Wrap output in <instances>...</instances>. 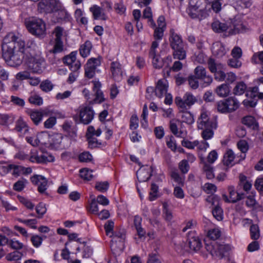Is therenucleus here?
Wrapping results in <instances>:
<instances>
[{
	"instance_id": "obj_21",
	"label": "nucleus",
	"mask_w": 263,
	"mask_h": 263,
	"mask_svg": "<svg viewBox=\"0 0 263 263\" xmlns=\"http://www.w3.org/2000/svg\"><path fill=\"white\" fill-rule=\"evenodd\" d=\"M229 20L226 23H221L218 21H214L212 24V27L214 31L221 33L230 29Z\"/></svg>"
},
{
	"instance_id": "obj_33",
	"label": "nucleus",
	"mask_w": 263,
	"mask_h": 263,
	"mask_svg": "<svg viewBox=\"0 0 263 263\" xmlns=\"http://www.w3.org/2000/svg\"><path fill=\"white\" fill-rule=\"evenodd\" d=\"M72 123L71 121H65L62 125V128L64 131L70 136L76 135V130L72 125Z\"/></svg>"
},
{
	"instance_id": "obj_32",
	"label": "nucleus",
	"mask_w": 263,
	"mask_h": 263,
	"mask_svg": "<svg viewBox=\"0 0 263 263\" xmlns=\"http://www.w3.org/2000/svg\"><path fill=\"white\" fill-rule=\"evenodd\" d=\"M205 248L206 251L209 252L213 257H215V256L217 255L218 254L216 253L217 249L218 248V243L217 242L213 241L206 242Z\"/></svg>"
},
{
	"instance_id": "obj_56",
	"label": "nucleus",
	"mask_w": 263,
	"mask_h": 263,
	"mask_svg": "<svg viewBox=\"0 0 263 263\" xmlns=\"http://www.w3.org/2000/svg\"><path fill=\"white\" fill-rule=\"evenodd\" d=\"M102 130L100 128H98L96 130L93 126H89L87 128L86 136H91V137H93L94 136H96L98 137L100 136Z\"/></svg>"
},
{
	"instance_id": "obj_52",
	"label": "nucleus",
	"mask_w": 263,
	"mask_h": 263,
	"mask_svg": "<svg viewBox=\"0 0 263 263\" xmlns=\"http://www.w3.org/2000/svg\"><path fill=\"white\" fill-rule=\"evenodd\" d=\"M166 145L172 151L175 152L177 150L176 141L173 136H170L166 138Z\"/></svg>"
},
{
	"instance_id": "obj_38",
	"label": "nucleus",
	"mask_w": 263,
	"mask_h": 263,
	"mask_svg": "<svg viewBox=\"0 0 263 263\" xmlns=\"http://www.w3.org/2000/svg\"><path fill=\"white\" fill-rule=\"evenodd\" d=\"M212 214L216 219L221 221L223 218V210L220 205L214 206L212 210Z\"/></svg>"
},
{
	"instance_id": "obj_13",
	"label": "nucleus",
	"mask_w": 263,
	"mask_h": 263,
	"mask_svg": "<svg viewBox=\"0 0 263 263\" xmlns=\"http://www.w3.org/2000/svg\"><path fill=\"white\" fill-rule=\"evenodd\" d=\"M54 157L51 155H48L47 154H42L39 155L37 152L36 150H32L30 152V156L29 160L33 163H43L46 162H50L53 161Z\"/></svg>"
},
{
	"instance_id": "obj_42",
	"label": "nucleus",
	"mask_w": 263,
	"mask_h": 263,
	"mask_svg": "<svg viewBox=\"0 0 263 263\" xmlns=\"http://www.w3.org/2000/svg\"><path fill=\"white\" fill-rule=\"evenodd\" d=\"M216 127H210V128H205L204 129H201L202 130V132L201 133V136L204 140H207L211 139L214 135V129H216Z\"/></svg>"
},
{
	"instance_id": "obj_11",
	"label": "nucleus",
	"mask_w": 263,
	"mask_h": 263,
	"mask_svg": "<svg viewBox=\"0 0 263 263\" xmlns=\"http://www.w3.org/2000/svg\"><path fill=\"white\" fill-rule=\"evenodd\" d=\"M149 57L152 59L153 67L156 69H161L163 67L168 68L172 62V58L170 56L162 59L159 55L155 53L154 56H149Z\"/></svg>"
},
{
	"instance_id": "obj_46",
	"label": "nucleus",
	"mask_w": 263,
	"mask_h": 263,
	"mask_svg": "<svg viewBox=\"0 0 263 263\" xmlns=\"http://www.w3.org/2000/svg\"><path fill=\"white\" fill-rule=\"evenodd\" d=\"M10 102L14 105L18 107H24L25 105V100L18 97L11 96Z\"/></svg>"
},
{
	"instance_id": "obj_12",
	"label": "nucleus",
	"mask_w": 263,
	"mask_h": 263,
	"mask_svg": "<svg viewBox=\"0 0 263 263\" xmlns=\"http://www.w3.org/2000/svg\"><path fill=\"white\" fill-rule=\"evenodd\" d=\"M230 26L229 32L231 34H236L245 30L246 27L242 23L240 17L229 18Z\"/></svg>"
},
{
	"instance_id": "obj_37",
	"label": "nucleus",
	"mask_w": 263,
	"mask_h": 263,
	"mask_svg": "<svg viewBox=\"0 0 263 263\" xmlns=\"http://www.w3.org/2000/svg\"><path fill=\"white\" fill-rule=\"evenodd\" d=\"M181 118L183 122L186 123L188 124H192L194 122V119L193 115L189 111H184L181 114Z\"/></svg>"
},
{
	"instance_id": "obj_34",
	"label": "nucleus",
	"mask_w": 263,
	"mask_h": 263,
	"mask_svg": "<svg viewBox=\"0 0 263 263\" xmlns=\"http://www.w3.org/2000/svg\"><path fill=\"white\" fill-rule=\"evenodd\" d=\"M246 89V84L243 82H239L233 89V93L235 95H241L245 93Z\"/></svg>"
},
{
	"instance_id": "obj_27",
	"label": "nucleus",
	"mask_w": 263,
	"mask_h": 263,
	"mask_svg": "<svg viewBox=\"0 0 263 263\" xmlns=\"http://www.w3.org/2000/svg\"><path fill=\"white\" fill-rule=\"evenodd\" d=\"M15 129L21 134H25L28 130V127L22 117L16 121Z\"/></svg>"
},
{
	"instance_id": "obj_8",
	"label": "nucleus",
	"mask_w": 263,
	"mask_h": 263,
	"mask_svg": "<svg viewBox=\"0 0 263 263\" xmlns=\"http://www.w3.org/2000/svg\"><path fill=\"white\" fill-rule=\"evenodd\" d=\"M175 101L177 105L184 110L190 108L197 101V99L191 93L187 92L182 98L176 97Z\"/></svg>"
},
{
	"instance_id": "obj_41",
	"label": "nucleus",
	"mask_w": 263,
	"mask_h": 263,
	"mask_svg": "<svg viewBox=\"0 0 263 263\" xmlns=\"http://www.w3.org/2000/svg\"><path fill=\"white\" fill-rule=\"evenodd\" d=\"M213 52L218 57H222L226 53V50L222 44H218L213 47Z\"/></svg>"
},
{
	"instance_id": "obj_28",
	"label": "nucleus",
	"mask_w": 263,
	"mask_h": 263,
	"mask_svg": "<svg viewBox=\"0 0 263 263\" xmlns=\"http://www.w3.org/2000/svg\"><path fill=\"white\" fill-rule=\"evenodd\" d=\"M228 112H231L236 110L239 107V102L233 97H230L225 100Z\"/></svg>"
},
{
	"instance_id": "obj_23",
	"label": "nucleus",
	"mask_w": 263,
	"mask_h": 263,
	"mask_svg": "<svg viewBox=\"0 0 263 263\" xmlns=\"http://www.w3.org/2000/svg\"><path fill=\"white\" fill-rule=\"evenodd\" d=\"M201 161L203 163V171L206 175V177L208 179H212L215 177L214 173L213 167L207 162L204 160L203 158H201Z\"/></svg>"
},
{
	"instance_id": "obj_19",
	"label": "nucleus",
	"mask_w": 263,
	"mask_h": 263,
	"mask_svg": "<svg viewBox=\"0 0 263 263\" xmlns=\"http://www.w3.org/2000/svg\"><path fill=\"white\" fill-rule=\"evenodd\" d=\"M110 70L112 77L116 81H119L121 79L122 71L121 65L118 62H112L111 63Z\"/></svg>"
},
{
	"instance_id": "obj_2",
	"label": "nucleus",
	"mask_w": 263,
	"mask_h": 263,
	"mask_svg": "<svg viewBox=\"0 0 263 263\" xmlns=\"http://www.w3.org/2000/svg\"><path fill=\"white\" fill-rule=\"evenodd\" d=\"M170 33L169 42L174 59L184 60L186 57V47L181 35L176 33L173 29L170 30Z\"/></svg>"
},
{
	"instance_id": "obj_48",
	"label": "nucleus",
	"mask_w": 263,
	"mask_h": 263,
	"mask_svg": "<svg viewBox=\"0 0 263 263\" xmlns=\"http://www.w3.org/2000/svg\"><path fill=\"white\" fill-rule=\"evenodd\" d=\"M208 65L211 72L214 73L221 68V65L216 63L213 59L208 60Z\"/></svg>"
},
{
	"instance_id": "obj_6",
	"label": "nucleus",
	"mask_w": 263,
	"mask_h": 263,
	"mask_svg": "<svg viewBox=\"0 0 263 263\" xmlns=\"http://www.w3.org/2000/svg\"><path fill=\"white\" fill-rule=\"evenodd\" d=\"M52 34L54 35V44L53 48L49 50L52 54L61 53L64 51V44L62 37L64 34V29L60 26H57L53 30Z\"/></svg>"
},
{
	"instance_id": "obj_60",
	"label": "nucleus",
	"mask_w": 263,
	"mask_h": 263,
	"mask_svg": "<svg viewBox=\"0 0 263 263\" xmlns=\"http://www.w3.org/2000/svg\"><path fill=\"white\" fill-rule=\"evenodd\" d=\"M79 159L80 162H88L91 161L92 156L89 152H84L79 155Z\"/></svg>"
},
{
	"instance_id": "obj_31",
	"label": "nucleus",
	"mask_w": 263,
	"mask_h": 263,
	"mask_svg": "<svg viewBox=\"0 0 263 263\" xmlns=\"http://www.w3.org/2000/svg\"><path fill=\"white\" fill-rule=\"evenodd\" d=\"M234 158L235 155L231 149H229L223 156V164L227 166H232L233 165L232 162Z\"/></svg>"
},
{
	"instance_id": "obj_14",
	"label": "nucleus",
	"mask_w": 263,
	"mask_h": 263,
	"mask_svg": "<svg viewBox=\"0 0 263 263\" xmlns=\"http://www.w3.org/2000/svg\"><path fill=\"white\" fill-rule=\"evenodd\" d=\"M31 182L34 184H38L37 190L40 193H44L47 189L48 181L43 176L35 175L30 178Z\"/></svg>"
},
{
	"instance_id": "obj_51",
	"label": "nucleus",
	"mask_w": 263,
	"mask_h": 263,
	"mask_svg": "<svg viewBox=\"0 0 263 263\" xmlns=\"http://www.w3.org/2000/svg\"><path fill=\"white\" fill-rule=\"evenodd\" d=\"M220 197L215 194H212L206 198V201L211 203L214 206H217V205H219Z\"/></svg>"
},
{
	"instance_id": "obj_36",
	"label": "nucleus",
	"mask_w": 263,
	"mask_h": 263,
	"mask_svg": "<svg viewBox=\"0 0 263 263\" xmlns=\"http://www.w3.org/2000/svg\"><path fill=\"white\" fill-rule=\"evenodd\" d=\"M28 101L30 103L37 106H40L42 105L43 103L42 98L35 93H31Z\"/></svg>"
},
{
	"instance_id": "obj_22",
	"label": "nucleus",
	"mask_w": 263,
	"mask_h": 263,
	"mask_svg": "<svg viewBox=\"0 0 263 263\" xmlns=\"http://www.w3.org/2000/svg\"><path fill=\"white\" fill-rule=\"evenodd\" d=\"M155 91L156 95L159 98H161L166 93L167 86L164 80H159L158 81Z\"/></svg>"
},
{
	"instance_id": "obj_45",
	"label": "nucleus",
	"mask_w": 263,
	"mask_h": 263,
	"mask_svg": "<svg viewBox=\"0 0 263 263\" xmlns=\"http://www.w3.org/2000/svg\"><path fill=\"white\" fill-rule=\"evenodd\" d=\"M16 219L18 221L22 222L27 226H29L32 229H35L37 228L36 224L37 223V220L36 219H23L22 218H18Z\"/></svg>"
},
{
	"instance_id": "obj_25",
	"label": "nucleus",
	"mask_w": 263,
	"mask_h": 263,
	"mask_svg": "<svg viewBox=\"0 0 263 263\" xmlns=\"http://www.w3.org/2000/svg\"><path fill=\"white\" fill-rule=\"evenodd\" d=\"M215 92L220 97H227L230 92L229 85L227 83L221 84L217 87Z\"/></svg>"
},
{
	"instance_id": "obj_63",
	"label": "nucleus",
	"mask_w": 263,
	"mask_h": 263,
	"mask_svg": "<svg viewBox=\"0 0 263 263\" xmlns=\"http://www.w3.org/2000/svg\"><path fill=\"white\" fill-rule=\"evenodd\" d=\"M43 240V238L37 235H33L30 238V241L35 248H39L42 245Z\"/></svg>"
},
{
	"instance_id": "obj_47",
	"label": "nucleus",
	"mask_w": 263,
	"mask_h": 263,
	"mask_svg": "<svg viewBox=\"0 0 263 263\" xmlns=\"http://www.w3.org/2000/svg\"><path fill=\"white\" fill-rule=\"evenodd\" d=\"M221 235L220 231L217 228L210 230L208 233V236L213 241L217 239Z\"/></svg>"
},
{
	"instance_id": "obj_1",
	"label": "nucleus",
	"mask_w": 263,
	"mask_h": 263,
	"mask_svg": "<svg viewBox=\"0 0 263 263\" xmlns=\"http://www.w3.org/2000/svg\"><path fill=\"white\" fill-rule=\"evenodd\" d=\"M2 50L3 57L7 64L11 67H16L20 65L23 60L26 62V55L31 49L29 47H26L24 41L13 33H9L3 40Z\"/></svg>"
},
{
	"instance_id": "obj_15",
	"label": "nucleus",
	"mask_w": 263,
	"mask_h": 263,
	"mask_svg": "<svg viewBox=\"0 0 263 263\" xmlns=\"http://www.w3.org/2000/svg\"><path fill=\"white\" fill-rule=\"evenodd\" d=\"M152 167L146 165L145 167H141L137 172V177L140 182L147 181L152 176Z\"/></svg>"
},
{
	"instance_id": "obj_5",
	"label": "nucleus",
	"mask_w": 263,
	"mask_h": 263,
	"mask_svg": "<svg viewBox=\"0 0 263 263\" xmlns=\"http://www.w3.org/2000/svg\"><path fill=\"white\" fill-rule=\"evenodd\" d=\"M25 26L28 31L34 35L39 37H44L46 35V24L41 18L31 21H26Z\"/></svg>"
},
{
	"instance_id": "obj_61",
	"label": "nucleus",
	"mask_w": 263,
	"mask_h": 263,
	"mask_svg": "<svg viewBox=\"0 0 263 263\" xmlns=\"http://www.w3.org/2000/svg\"><path fill=\"white\" fill-rule=\"evenodd\" d=\"M27 182V181L25 179L18 180L14 184L13 190L18 192L22 191L25 187V184Z\"/></svg>"
},
{
	"instance_id": "obj_26",
	"label": "nucleus",
	"mask_w": 263,
	"mask_h": 263,
	"mask_svg": "<svg viewBox=\"0 0 263 263\" xmlns=\"http://www.w3.org/2000/svg\"><path fill=\"white\" fill-rule=\"evenodd\" d=\"M177 121L174 119L172 120L170 122L169 127L171 132L175 136L179 138H183L184 136L183 132L181 130H178V126L177 125ZM178 122H179L178 121Z\"/></svg>"
},
{
	"instance_id": "obj_30",
	"label": "nucleus",
	"mask_w": 263,
	"mask_h": 263,
	"mask_svg": "<svg viewBox=\"0 0 263 263\" xmlns=\"http://www.w3.org/2000/svg\"><path fill=\"white\" fill-rule=\"evenodd\" d=\"M241 122L244 125L254 129L258 127V124L255 119L252 116H247L243 117Z\"/></svg>"
},
{
	"instance_id": "obj_20",
	"label": "nucleus",
	"mask_w": 263,
	"mask_h": 263,
	"mask_svg": "<svg viewBox=\"0 0 263 263\" xmlns=\"http://www.w3.org/2000/svg\"><path fill=\"white\" fill-rule=\"evenodd\" d=\"M202 0H190L189 6L187 9V12L190 16H197L198 10L200 7L201 1Z\"/></svg>"
},
{
	"instance_id": "obj_7",
	"label": "nucleus",
	"mask_w": 263,
	"mask_h": 263,
	"mask_svg": "<svg viewBox=\"0 0 263 263\" xmlns=\"http://www.w3.org/2000/svg\"><path fill=\"white\" fill-rule=\"evenodd\" d=\"M94 114V111L91 107L86 106L82 107L80 109L79 115H74L73 119L76 123H81L87 125L93 119Z\"/></svg>"
},
{
	"instance_id": "obj_16",
	"label": "nucleus",
	"mask_w": 263,
	"mask_h": 263,
	"mask_svg": "<svg viewBox=\"0 0 263 263\" xmlns=\"http://www.w3.org/2000/svg\"><path fill=\"white\" fill-rule=\"evenodd\" d=\"M93 91L95 93V98L93 100L95 103H101L105 100L103 92L100 89L101 84L99 81H93Z\"/></svg>"
},
{
	"instance_id": "obj_3",
	"label": "nucleus",
	"mask_w": 263,
	"mask_h": 263,
	"mask_svg": "<svg viewBox=\"0 0 263 263\" xmlns=\"http://www.w3.org/2000/svg\"><path fill=\"white\" fill-rule=\"evenodd\" d=\"M60 4L57 0H41L38 4V11L41 13L48 14L58 11L59 15L68 16L69 14L64 9H59Z\"/></svg>"
},
{
	"instance_id": "obj_17",
	"label": "nucleus",
	"mask_w": 263,
	"mask_h": 263,
	"mask_svg": "<svg viewBox=\"0 0 263 263\" xmlns=\"http://www.w3.org/2000/svg\"><path fill=\"white\" fill-rule=\"evenodd\" d=\"M29 115L34 124L37 125L41 122L44 116L48 115V111L46 109L31 110Z\"/></svg>"
},
{
	"instance_id": "obj_62",
	"label": "nucleus",
	"mask_w": 263,
	"mask_h": 263,
	"mask_svg": "<svg viewBox=\"0 0 263 263\" xmlns=\"http://www.w3.org/2000/svg\"><path fill=\"white\" fill-rule=\"evenodd\" d=\"M147 263H161L160 256L156 253H152L148 255Z\"/></svg>"
},
{
	"instance_id": "obj_57",
	"label": "nucleus",
	"mask_w": 263,
	"mask_h": 263,
	"mask_svg": "<svg viewBox=\"0 0 263 263\" xmlns=\"http://www.w3.org/2000/svg\"><path fill=\"white\" fill-rule=\"evenodd\" d=\"M112 234L113 236L112 239H114L115 241H117V239H119L120 242L123 243L125 238V233L123 230L115 232L114 233H112Z\"/></svg>"
},
{
	"instance_id": "obj_40",
	"label": "nucleus",
	"mask_w": 263,
	"mask_h": 263,
	"mask_svg": "<svg viewBox=\"0 0 263 263\" xmlns=\"http://www.w3.org/2000/svg\"><path fill=\"white\" fill-rule=\"evenodd\" d=\"M35 211L37 214L36 217L38 218H42L47 211L46 204L43 202H40L36 206Z\"/></svg>"
},
{
	"instance_id": "obj_24",
	"label": "nucleus",
	"mask_w": 263,
	"mask_h": 263,
	"mask_svg": "<svg viewBox=\"0 0 263 263\" xmlns=\"http://www.w3.org/2000/svg\"><path fill=\"white\" fill-rule=\"evenodd\" d=\"M231 249V246L229 245H220L218 243V248L217 249L216 253L218 254L215 256V257L220 259L222 258L224 256L227 255Z\"/></svg>"
},
{
	"instance_id": "obj_29",
	"label": "nucleus",
	"mask_w": 263,
	"mask_h": 263,
	"mask_svg": "<svg viewBox=\"0 0 263 263\" xmlns=\"http://www.w3.org/2000/svg\"><path fill=\"white\" fill-rule=\"evenodd\" d=\"M91 48L92 44L91 42L86 41L84 44L80 46L79 49L81 55L83 58L87 57L89 54Z\"/></svg>"
},
{
	"instance_id": "obj_64",
	"label": "nucleus",
	"mask_w": 263,
	"mask_h": 263,
	"mask_svg": "<svg viewBox=\"0 0 263 263\" xmlns=\"http://www.w3.org/2000/svg\"><path fill=\"white\" fill-rule=\"evenodd\" d=\"M228 64L231 67L238 68L241 67L242 63L239 59L232 58L228 60Z\"/></svg>"
},
{
	"instance_id": "obj_35",
	"label": "nucleus",
	"mask_w": 263,
	"mask_h": 263,
	"mask_svg": "<svg viewBox=\"0 0 263 263\" xmlns=\"http://www.w3.org/2000/svg\"><path fill=\"white\" fill-rule=\"evenodd\" d=\"M93 171L88 168H84L80 170V177L86 180H90L93 177Z\"/></svg>"
},
{
	"instance_id": "obj_18",
	"label": "nucleus",
	"mask_w": 263,
	"mask_h": 263,
	"mask_svg": "<svg viewBox=\"0 0 263 263\" xmlns=\"http://www.w3.org/2000/svg\"><path fill=\"white\" fill-rule=\"evenodd\" d=\"M158 27L155 29L154 36L156 40H161L163 36L166 28L165 17H158L157 20Z\"/></svg>"
},
{
	"instance_id": "obj_58",
	"label": "nucleus",
	"mask_w": 263,
	"mask_h": 263,
	"mask_svg": "<svg viewBox=\"0 0 263 263\" xmlns=\"http://www.w3.org/2000/svg\"><path fill=\"white\" fill-rule=\"evenodd\" d=\"M179 168L181 172L183 174H186L190 170V165L186 160H182L179 163Z\"/></svg>"
},
{
	"instance_id": "obj_55",
	"label": "nucleus",
	"mask_w": 263,
	"mask_h": 263,
	"mask_svg": "<svg viewBox=\"0 0 263 263\" xmlns=\"http://www.w3.org/2000/svg\"><path fill=\"white\" fill-rule=\"evenodd\" d=\"M9 169L13 170V172L12 173V175L14 176H19L21 174H22L23 166L21 165H17L15 164H9Z\"/></svg>"
},
{
	"instance_id": "obj_53",
	"label": "nucleus",
	"mask_w": 263,
	"mask_h": 263,
	"mask_svg": "<svg viewBox=\"0 0 263 263\" xmlns=\"http://www.w3.org/2000/svg\"><path fill=\"white\" fill-rule=\"evenodd\" d=\"M171 178L179 185H183L184 178L180 176L179 174L176 171H173L171 173Z\"/></svg>"
},
{
	"instance_id": "obj_9",
	"label": "nucleus",
	"mask_w": 263,
	"mask_h": 263,
	"mask_svg": "<svg viewBox=\"0 0 263 263\" xmlns=\"http://www.w3.org/2000/svg\"><path fill=\"white\" fill-rule=\"evenodd\" d=\"M197 127L198 129H204L205 128L216 127V122L211 120L208 112L202 111L197 120Z\"/></svg>"
},
{
	"instance_id": "obj_10",
	"label": "nucleus",
	"mask_w": 263,
	"mask_h": 263,
	"mask_svg": "<svg viewBox=\"0 0 263 263\" xmlns=\"http://www.w3.org/2000/svg\"><path fill=\"white\" fill-rule=\"evenodd\" d=\"M187 240L191 250L197 252L201 249L202 243L196 231H191L187 233Z\"/></svg>"
},
{
	"instance_id": "obj_54",
	"label": "nucleus",
	"mask_w": 263,
	"mask_h": 263,
	"mask_svg": "<svg viewBox=\"0 0 263 263\" xmlns=\"http://www.w3.org/2000/svg\"><path fill=\"white\" fill-rule=\"evenodd\" d=\"M96 189L100 192H106L109 187V183L107 181L98 182L96 184Z\"/></svg>"
},
{
	"instance_id": "obj_39",
	"label": "nucleus",
	"mask_w": 263,
	"mask_h": 263,
	"mask_svg": "<svg viewBox=\"0 0 263 263\" xmlns=\"http://www.w3.org/2000/svg\"><path fill=\"white\" fill-rule=\"evenodd\" d=\"M77 51H72L69 55L65 56L63 59L64 64L70 66L72 64L74 63L76 60Z\"/></svg>"
},
{
	"instance_id": "obj_43",
	"label": "nucleus",
	"mask_w": 263,
	"mask_h": 263,
	"mask_svg": "<svg viewBox=\"0 0 263 263\" xmlns=\"http://www.w3.org/2000/svg\"><path fill=\"white\" fill-rule=\"evenodd\" d=\"M63 139V136L61 134H56L51 138V144L57 148H59L61 146V143Z\"/></svg>"
},
{
	"instance_id": "obj_50",
	"label": "nucleus",
	"mask_w": 263,
	"mask_h": 263,
	"mask_svg": "<svg viewBox=\"0 0 263 263\" xmlns=\"http://www.w3.org/2000/svg\"><path fill=\"white\" fill-rule=\"evenodd\" d=\"M195 77L199 80H201L205 74L206 71L205 69L202 66H198L194 70Z\"/></svg>"
},
{
	"instance_id": "obj_59",
	"label": "nucleus",
	"mask_w": 263,
	"mask_h": 263,
	"mask_svg": "<svg viewBox=\"0 0 263 263\" xmlns=\"http://www.w3.org/2000/svg\"><path fill=\"white\" fill-rule=\"evenodd\" d=\"M158 190V186L154 183H152L149 196V200L153 201L157 198Z\"/></svg>"
},
{
	"instance_id": "obj_4",
	"label": "nucleus",
	"mask_w": 263,
	"mask_h": 263,
	"mask_svg": "<svg viewBox=\"0 0 263 263\" xmlns=\"http://www.w3.org/2000/svg\"><path fill=\"white\" fill-rule=\"evenodd\" d=\"M26 57V62L28 64L29 69L33 73H41L45 68L44 59L40 55L35 54L34 51L32 49Z\"/></svg>"
},
{
	"instance_id": "obj_44",
	"label": "nucleus",
	"mask_w": 263,
	"mask_h": 263,
	"mask_svg": "<svg viewBox=\"0 0 263 263\" xmlns=\"http://www.w3.org/2000/svg\"><path fill=\"white\" fill-rule=\"evenodd\" d=\"M251 237L252 239L257 240L259 238L260 234L259 227L257 224H252L250 228Z\"/></svg>"
},
{
	"instance_id": "obj_49",
	"label": "nucleus",
	"mask_w": 263,
	"mask_h": 263,
	"mask_svg": "<svg viewBox=\"0 0 263 263\" xmlns=\"http://www.w3.org/2000/svg\"><path fill=\"white\" fill-rule=\"evenodd\" d=\"M40 87L43 91L47 92L53 89V85L50 81L46 80L41 82Z\"/></svg>"
}]
</instances>
